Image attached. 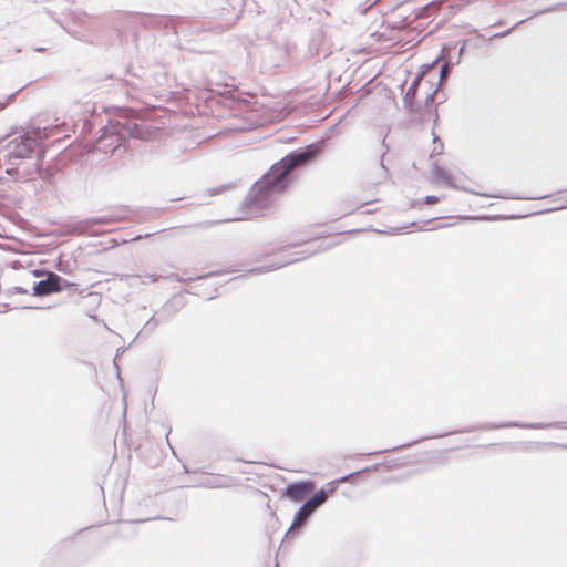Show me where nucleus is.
<instances>
[{"label": "nucleus", "mask_w": 567, "mask_h": 567, "mask_svg": "<svg viewBox=\"0 0 567 567\" xmlns=\"http://www.w3.org/2000/svg\"><path fill=\"white\" fill-rule=\"evenodd\" d=\"M379 51H381L380 48H375V49L370 50V52H379Z\"/></svg>", "instance_id": "nucleus-13"}, {"label": "nucleus", "mask_w": 567, "mask_h": 567, "mask_svg": "<svg viewBox=\"0 0 567 567\" xmlns=\"http://www.w3.org/2000/svg\"><path fill=\"white\" fill-rule=\"evenodd\" d=\"M402 31H403V32H406V33L412 32V30H405V29H403Z\"/></svg>", "instance_id": "nucleus-16"}, {"label": "nucleus", "mask_w": 567, "mask_h": 567, "mask_svg": "<svg viewBox=\"0 0 567 567\" xmlns=\"http://www.w3.org/2000/svg\"><path fill=\"white\" fill-rule=\"evenodd\" d=\"M439 200H440V198L436 196H426L424 199L425 204H427V205L436 204V203H439Z\"/></svg>", "instance_id": "nucleus-9"}, {"label": "nucleus", "mask_w": 567, "mask_h": 567, "mask_svg": "<svg viewBox=\"0 0 567 567\" xmlns=\"http://www.w3.org/2000/svg\"><path fill=\"white\" fill-rule=\"evenodd\" d=\"M313 156V152L292 153L275 164L266 175V181L272 187L282 188L281 183L296 167L306 164Z\"/></svg>", "instance_id": "nucleus-1"}, {"label": "nucleus", "mask_w": 567, "mask_h": 567, "mask_svg": "<svg viewBox=\"0 0 567 567\" xmlns=\"http://www.w3.org/2000/svg\"><path fill=\"white\" fill-rule=\"evenodd\" d=\"M33 274H34L35 276H40V275H42V271H40V270H35Z\"/></svg>", "instance_id": "nucleus-14"}, {"label": "nucleus", "mask_w": 567, "mask_h": 567, "mask_svg": "<svg viewBox=\"0 0 567 567\" xmlns=\"http://www.w3.org/2000/svg\"><path fill=\"white\" fill-rule=\"evenodd\" d=\"M433 150L432 155H440L443 152V144L437 140V137H434L433 140Z\"/></svg>", "instance_id": "nucleus-8"}, {"label": "nucleus", "mask_w": 567, "mask_h": 567, "mask_svg": "<svg viewBox=\"0 0 567 567\" xmlns=\"http://www.w3.org/2000/svg\"><path fill=\"white\" fill-rule=\"evenodd\" d=\"M422 82L423 75L421 74L414 79V81L411 83L404 95V104L412 111L420 110V102L417 101L416 92L417 87L421 85Z\"/></svg>", "instance_id": "nucleus-5"}, {"label": "nucleus", "mask_w": 567, "mask_h": 567, "mask_svg": "<svg viewBox=\"0 0 567 567\" xmlns=\"http://www.w3.org/2000/svg\"><path fill=\"white\" fill-rule=\"evenodd\" d=\"M35 140L29 136H18L7 143V156L9 158H25L32 154Z\"/></svg>", "instance_id": "nucleus-2"}, {"label": "nucleus", "mask_w": 567, "mask_h": 567, "mask_svg": "<svg viewBox=\"0 0 567 567\" xmlns=\"http://www.w3.org/2000/svg\"><path fill=\"white\" fill-rule=\"evenodd\" d=\"M349 480V476H346L340 480V482H347Z\"/></svg>", "instance_id": "nucleus-15"}, {"label": "nucleus", "mask_w": 567, "mask_h": 567, "mask_svg": "<svg viewBox=\"0 0 567 567\" xmlns=\"http://www.w3.org/2000/svg\"><path fill=\"white\" fill-rule=\"evenodd\" d=\"M371 37H375L378 41H380L382 38H383V34L380 33V34H377V33H373Z\"/></svg>", "instance_id": "nucleus-12"}, {"label": "nucleus", "mask_w": 567, "mask_h": 567, "mask_svg": "<svg viewBox=\"0 0 567 567\" xmlns=\"http://www.w3.org/2000/svg\"><path fill=\"white\" fill-rule=\"evenodd\" d=\"M327 499V494L324 491H319L316 493L310 499H308L302 506L305 511L308 509V513L312 514L321 504H323Z\"/></svg>", "instance_id": "nucleus-6"}, {"label": "nucleus", "mask_w": 567, "mask_h": 567, "mask_svg": "<svg viewBox=\"0 0 567 567\" xmlns=\"http://www.w3.org/2000/svg\"><path fill=\"white\" fill-rule=\"evenodd\" d=\"M74 284H69L64 281L60 276L55 272H49L45 280H41L37 282L33 287L34 296H48L53 292H60L64 287L73 286Z\"/></svg>", "instance_id": "nucleus-3"}, {"label": "nucleus", "mask_w": 567, "mask_h": 567, "mask_svg": "<svg viewBox=\"0 0 567 567\" xmlns=\"http://www.w3.org/2000/svg\"><path fill=\"white\" fill-rule=\"evenodd\" d=\"M434 93H435V91H432V92L427 91V92H425V97H424L425 103H427V102L432 103L433 102Z\"/></svg>", "instance_id": "nucleus-10"}, {"label": "nucleus", "mask_w": 567, "mask_h": 567, "mask_svg": "<svg viewBox=\"0 0 567 567\" xmlns=\"http://www.w3.org/2000/svg\"><path fill=\"white\" fill-rule=\"evenodd\" d=\"M311 514L308 513V509L305 511V507L301 506V508L297 512L296 516H295V519H293V523H292V526H291V529L292 528H296V527H300L306 520L307 518L310 516Z\"/></svg>", "instance_id": "nucleus-7"}, {"label": "nucleus", "mask_w": 567, "mask_h": 567, "mask_svg": "<svg viewBox=\"0 0 567 567\" xmlns=\"http://www.w3.org/2000/svg\"><path fill=\"white\" fill-rule=\"evenodd\" d=\"M315 489V484L311 481H302L290 484L286 489V496L293 502L305 499Z\"/></svg>", "instance_id": "nucleus-4"}, {"label": "nucleus", "mask_w": 567, "mask_h": 567, "mask_svg": "<svg viewBox=\"0 0 567 567\" xmlns=\"http://www.w3.org/2000/svg\"><path fill=\"white\" fill-rule=\"evenodd\" d=\"M485 196L498 197V198H511L509 196L503 194H484Z\"/></svg>", "instance_id": "nucleus-11"}]
</instances>
